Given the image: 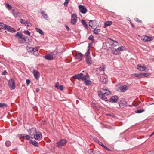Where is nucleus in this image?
<instances>
[{"label": "nucleus", "mask_w": 154, "mask_h": 154, "mask_svg": "<svg viewBox=\"0 0 154 154\" xmlns=\"http://www.w3.org/2000/svg\"><path fill=\"white\" fill-rule=\"evenodd\" d=\"M91 81L88 80V79L85 80L84 81V83L85 84L88 86H89L91 85Z\"/></svg>", "instance_id": "nucleus-35"}, {"label": "nucleus", "mask_w": 154, "mask_h": 154, "mask_svg": "<svg viewBox=\"0 0 154 154\" xmlns=\"http://www.w3.org/2000/svg\"><path fill=\"white\" fill-rule=\"evenodd\" d=\"M8 86L11 90H14L15 88V82L12 79H10L8 81Z\"/></svg>", "instance_id": "nucleus-3"}, {"label": "nucleus", "mask_w": 154, "mask_h": 154, "mask_svg": "<svg viewBox=\"0 0 154 154\" xmlns=\"http://www.w3.org/2000/svg\"><path fill=\"white\" fill-rule=\"evenodd\" d=\"M65 26L68 30H70V28L66 25H65Z\"/></svg>", "instance_id": "nucleus-64"}, {"label": "nucleus", "mask_w": 154, "mask_h": 154, "mask_svg": "<svg viewBox=\"0 0 154 154\" xmlns=\"http://www.w3.org/2000/svg\"><path fill=\"white\" fill-rule=\"evenodd\" d=\"M23 35L21 33L18 32H17L16 34L15 35V36L16 37H18L19 39H21Z\"/></svg>", "instance_id": "nucleus-26"}, {"label": "nucleus", "mask_w": 154, "mask_h": 154, "mask_svg": "<svg viewBox=\"0 0 154 154\" xmlns=\"http://www.w3.org/2000/svg\"><path fill=\"white\" fill-rule=\"evenodd\" d=\"M94 36L92 35L88 37V39L91 40L92 43H94L95 41L94 39Z\"/></svg>", "instance_id": "nucleus-36"}, {"label": "nucleus", "mask_w": 154, "mask_h": 154, "mask_svg": "<svg viewBox=\"0 0 154 154\" xmlns=\"http://www.w3.org/2000/svg\"><path fill=\"white\" fill-rule=\"evenodd\" d=\"M81 23L84 26V27H85L86 29H87L88 28L87 25L86 24L85 21L84 20H82Z\"/></svg>", "instance_id": "nucleus-34"}, {"label": "nucleus", "mask_w": 154, "mask_h": 154, "mask_svg": "<svg viewBox=\"0 0 154 154\" xmlns=\"http://www.w3.org/2000/svg\"><path fill=\"white\" fill-rule=\"evenodd\" d=\"M100 71H103L105 70V66L102 65L101 66L99 69Z\"/></svg>", "instance_id": "nucleus-41"}, {"label": "nucleus", "mask_w": 154, "mask_h": 154, "mask_svg": "<svg viewBox=\"0 0 154 154\" xmlns=\"http://www.w3.org/2000/svg\"><path fill=\"white\" fill-rule=\"evenodd\" d=\"M79 8L80 11L82 14H85L87 11L86 8L84 6L80 5L79 6Z\"/></svg>", "instance_id": "nucleus-10"}, {"label": "nucleus", "mask_w": 154, "mask_h": 154, "mask_svg": "<svg viewBox=\"0 0 154 154\" xmlns=\"http://www.w3.org/2000/svg\"><path fill=\"white\" fill-rule=\"evenodd\" d=\"M26 25L27 26L29 27L31 26L32 24L30 23H29L27 21H26Z\"/></svg>", "instance_id": "nucleus-53"}, {"label": "nucleus", "mask_w": 154, "mask_h": 154, "mask_svg": "<svg viewBox=\"0 0 154 154\" xmlns=\"http://www.w3.org/2000/svg\"><path fill=\"white\" fill-rule=\"evenodd\" d=\"M136 21L138 22H141V20H139L138 18H136L135 19Z\"/></svg>", "instance_id": "nucleus-62"}, {"label": "nucleus", "mask_w": 154, "mask_h": 154, "mask_svg": "<svg viewBox=\"0 0 154 154\" xmlns=\"http://www.w3.org/2000/svg\"><path fill=\"white\" fill-rule=\"evenodd\" d=\"M94 22V20H91L90 21L89 23V26H90L91 28H93L92 27V25H93V24L92 23V22Z\"/></svg>", "instance_id": "nucleus-44"}, {"label": "nucleus", "mask_w": 154, "mask_h": 154, "mask_svg": "<svg viewBox=\"0 0 154 154\" xmlns=\"http://www.w3.org/2000/svg\"><path fill=\"white\" fill-rule=\"evenodd\" d=\"M67 141L65 139H62L56 143V146L57 147H60L63 146L66 143Z\"/></svg>", "instance_id": "nucleus-1"}, {"label": "nucleus", "mask_w": 154, "mask_h": 154, "mask_svg": "<svg viewBox=\"0 0 154 154\" xmlns=\"http://www.w3.org/2000/svg\"><path fill=\"white\" fill-rule=\"evenodd\" d=\"M3 29H7L8 31L11 32H13L16 31V30L14 28H11L10 26L7 25L6 24L4 25Z\"/></svg>", "instance_id": "nucleus-9"}, {"label": "nucleus", "mask_w": 154, "mask_h": 154, "mask_svg": "<svg viewBox=\"0 0 154 154\" xmlns=\"http://www.w3.org/2000/svg\"><path fill=\"white\" fill-rule=\"evenodd\" d=\"M95 141H96V142H97L99 145L102 146V145L103 144L101 142H100V141H99L97 139H95Z\"/></svg>", "instance_id": "nucleus-50"}, {"label": "nucleus", "mask_w": 154, "mask_h": 154, "mask_svg": "<svg viewBox=\"0 0 154 154\" xmlns=\"http://www.w3.org/2000/svg\"><path fill=\"white\" fill-rule=\"evenodd\" d=\"M25 134H20V138H23L24 139L25 137L24 136Z\"/></svg>", "instance_id": "nucleus-60"}, {"label": "nucleus", "mask_w": 154, "mask_h": 154, "mask_svg": "<svg viewBox=\"0 0 154 154\" xmlns=\"http://www.w3.org/2000/svg\"><path fill=\"white\" fill-rule=\"evenodd\" d=\"M57 89H59L61 91H62L63 89V87L62 85H60L59 87L57 88Z\"/></svg>", "instance_id": "nucleus-51"}, {"label": "nucleus", "mask_w": 154, "mask_h": 154, "mask_svg": "<svg viewBox=\"0 0 154 154\" xmlns=\"http://www.w3.org/2000/svg\"><path fill=\"white\" fill-rule=\"evenodd\" d=\"M34 138L36 140H40L42 137V135L40 132H37V131L36 133L33 136Z\"/></svg>", "instance_id": "nucleus-6"}, {"label": "nucleus", "mask_w": 154, "mask_h": 154, "mask_svg": "<svg viewBox=\"0 0 154 154\" xmlns=\"http://www.w3.org/2000/svg\"><path fill=\"white\" fill-rule=\"evenodd\" d=\"M143 40L144 42L150 41L153 40V39L151 37L148 36H145Z\"/></svg>", "instance_id": "nucleus-20"}, {"label": "nucleus", "mask_w": 154, "mask_h": 154, "mask_svg": "<svg viewBox=\"0 0 154 154\" xmlns=\"http://www.w3.org/2000/svg\"><path fill=\"white\" fill-rule=\"evenodd\" d=\"M93 43L92 42L91 43H90L88 44V48L90 49V47L92 46V44Z\"/></svg>", "instance_id": "nucleus-61"}, {"label": "nucleus", "mask_w": 154, "mask_h": 154, "mask_svg": "<svg viewBox=\"0 0 154 154\" xmlns=\"http://www.w3.org/2000/svg\"><path fill=\"white\" fill-rule=\"evenodd\" d=\"M41 14H42L44 18L47 20H48V17L47 14L45 13L44 11H42L41 12Z\"/></svg>", "instance_id": "nucleus-19"}, {"label": "nucleus", "mask_w": 154, "mask_h": 154, "mask_svg": "<svg viewBox=\"0 0 154 154\" xmlns=\"http://www.w3.org/2000/svg\"><path fill=\"white\" fill-rule=\"evenodd\" d=\"M145 111L144 109H138L135 111V112L137 113H140L144 112Z\"/></svg>", "instance_id": "nucleus-37"}, {"label": "nucleus", "mask_w": 154, "mask_h": 154, "mask_svg": "<svg viewBox=\"0 0 154 154\" xmlns=\"http://www.w3.org/2000/svg\"><path fill=\"white\" fill-rule=\"evenodd\" d=\"M124 47L123 46H122L120 47H119L117 49L118 50H119V51H123L124 50Z\"/></svg>", "instance_id": "nucleus-45"}, {"label": "nucleus", "mask_w": 154, "mask_h": 154, "mask_svg": "<svg viewBox=\"0 0 154 154\" xmlns=\"http://www.w3.org/2000/svg\"><path fill=\"white\" fill-rule=\"evenodd\" d=\"M83 73H80L75 75L72 77L74 78L78 79L79 80H82V76H83Z\"/></svg>", "instance_id": "nucleus-16"}, {"label": "nucleus", "mask_w": 154, "mask_h": 154, "mask_svg": "<svg viewBox=\"0 0 154 154\" xmlns=\"http://www.w3.org/2000/svg\"><path fill=\"white\" fill-rule=\"evenodd\" d=\"M29 143L30 144H31L32 145H33L35 147H38L39 146L38 142L36 141H31L29 142Z\"/></svg>", "instance_id": "nucleus-22"}, {"label": "nucleus", "mask_w": 154, "mask_h": 154, "mask_svg": "<svg viewBox=\"0 0 154 154\" xmlns=\"http://www.w3.org/2000/svg\"><path fill=\"white\" fill-rule=\"evenodd\" d=\"M45 58L47 60H51L53 59V56L52 54H48L45 56Z\"/></svg>", "instance_id": "nucleus-17"}, {"label": "nucleus", "mask_w": 154, "mask_h": 154, "mask_svg": "<svg viewBox=\"0 0 154 154\" xmlns=\"http://www.w3.org/2000/svg\"><path fill=\"white\" fill-rule=\"evenodd\" d=\"M112 22L109 21H106L104 23V27L105 28L108 26L111 25L112 24Z\"/></svg>", "instance_id": "nucleus-21"}, {"label": "nucleus", "mask_w": 154, "mask_h": 154, "mask_svg": "<svg viewBox=\"0 0 154 154\" xmlns=\"http://www.w3.org/2000/svg\"><path fill=\"white\" fill-rule=\"evenodd\" d=\"M118 97L117 96H114L111 97L109 100V102L112 103H116L118 101Z\"/></svg>", "instance_id": "nucleus-12"}, {"label": "nucleus", "mask_w": 154, "mask_h": 154, "mask_svg": "<svg viewBox=\"0 0 154 154\" xmlns=\"http://www.w3.org/2000/svg\"><path fill=\"white\" fill-rule=\"evenodd\" d=\"M69 0H65V2L64 3L65 6H67V4L69 2Z\"/></svg>", "instance_id": "nucleus-54"}, {"label": "nucleus", "mask_w": 154, "mask_h": 154, "mask_svg": "<svg viewBox=\"0 0 154 154\" xmlns=\"http://www.w3.org/2000/svg\"><path fill=\"white\" fill-rule=\"evenodd\" d=\"M88 152L89 154H94L93 153V149H90L88 151Z\"/></svg>", "instance_id": "nucleus-47"}, {"label": "nucleus", "mask_w": 154, "mask_h": 154, "mask_svg": "<svg viewBox=\"0 0 154 154\" xmlns=\"http://www.w3.org/2000/svg\"><path fill=\"white\" fill-rule=\"evenodd\" d=\"M128 88V87L126 85H121L117 88V90L119 92H125Z\"/></svg>", "instance_id": "nucleus-2"}, {"label": "nucleus", "mask_w": 154, "mask_h": 154, "mask_svg": "<svg viewBox=\"0 0 154 154\" xmlns=\"http://www.w3.org/2000/svg\"><path fill=\"white\" fill-rule=\"evenodd\" d=\"M139 77L140 78H143V73H139Z\"/></svg>", "instance_id": "nucleus-57"}, {"label": "nucleus", "mask_w": 154, "mask_h": 154, "mask_svg": "<svg viewBox=\"0 0 154 154\" xmlns=\"http://www.w3.org/2000/svg\"><path fill=\"white\" fill-rule=\"evenodd\" d=\"M24 42V41L22 39L21 40H19V43H21V44H24V42Z\"/></svg>", "instance_id": "nucleus-58"}, {"label": "nucleus", "mask_w": 154, "mask_h": 154, "mask_svg": "<svg viewBox=\"0 0 154 154\" xmlns=\"http://www.w3.org/2000/svg\"><path fill=\"white\" fill-rule=\"evenodd\" d=\"M33 73L35 79L37 80L40 77V74L39 72L36 70H33Z\"/></svg>", "instance_id": "nucleus-15"}, {"label": "nucleus", "mask_w": 154, "mask_h": 154, "mask_svg": "<svg viewBox=\"0 0 154 154\" xmlns=\"http://www.w3.org/2000/svg\"><path fill=\"white\" fill-rule=\"evenodd\" d=\"M32 54H33L35 56H38L39 54V51L38 50L35 49V50L33 51Z\"/></svg>", "instance_id": "nucleus-33"}, {"label": "nucleus", "mask_w": 154, "mask_h": 154, "mask_svg": "<svg viewBox=\"0 0 154 154\" xmlns=\"http://www.w3.org/2000/svg\"><path fill=\"white\" fill-rule=\"evenodd\" d=\"M112 52L115 55H118L119 53V51L118 49H115L112 51Z\"/></svg>", "instance_id": "nucleus-32"}, {"label": "nucleus", "mask_w": 154, "mask_h": 154, "mask_svg": "<svg viewBox=\"0 0 154 154\" xmlns=\"http://www.w3.org/2000/svg\"><path fill=\"white\" fill-rule=\"evenodd\" d=\"M36 130L34 128H32L28 130V132L29 135L31 136H34L35 134L36 133Z\"/></svg>", "instance_id": "nucleus-11"}, {"label": "nucleus", "mask_w": 154, "mask_h": 154, "mask_svg": "<svg viewBox=\"0 0 154 154\" xmlns=\"http://www.w3.org/2000/svg\"><path fill=\"white\" fill-rule=\"evenodd\" d=\"M89 79V76L88 75H86L84 76H82V81H85Z\"/></svg>", "instance_id": "nucleus-29"}, {"label": "nucleus", "mask_w": 154, "mask_h": 154, "mask_svg": "<svg viewBox=\"0 0 154 154\" xmlns=\"http://www.w3.org/2000/svg\"><path fill=\"white\" fill-rule=\"evenodd\" d=\"M29 49V52L31 53V54L32 53L33 51L35 50V48H30Z\"/></svg>", "instance_id": "nucleus-48"}, {"label": "nucleus", "mask_w": 154, "mask_h": 154, "mask_svg": "<svg viewBox=\"0 0 154 154\" xmlns=\"http://www.w3.org/2000/svg\"><path fill=\"white\" fill-rule=\"evenodd\" d=\"M6 7L9 10H10L12 8L11 6L8 4H7L5 5Z\"/></svg>", "instance_id": "nucleus-43"}, {"label": "nucleus", "mask_w": 154, "mask_h": 154, "mask_svg": "<svg viewBox=\"0 0 154 154\" xmlns=\"http://www.w3.org/2000/svg\"><path fill=\"white\" fill-rule=\"evenodd\" d=\"M112 41H113V46H117L118 45V43L116 41H114L113 40H112Z\"/></svg>", "instance_id": "nucleus-46"}, {"label": "nucleus", "mask_w": 154, "mask_h": 154, "mask_svg": "<svg viewBox=\"0 0 154 154\" xmlns=\"http://www.w3.org/2000/svg\"><path fill=\"white\" fill-rule=\"evenodd\" d=\"M104 90L106 91L105 92L103 93V94H104L106 96L109 95L111 94V92L110 91L107 89H104Z\"/></svg>", "instance_id": "nucleus-24"}, {"label": "nucleus", "mask_w": 154, "mask_h": 154, "mask_svg": "<svg viewBox=\"0 0 154 154\" xmlns=\"http://www.w3.org/2000/svg\"><path fill=\"white\" fill-rule=\"evenodd\" d=\"M24 33L26 35L29 36L30 35V32L27 30H25L24 31Z\"/></svg>", "instance_id": "nucleus-40"}, {"label": "nucleus", "mask_w": 154, "mask_h": 154, "mask_svg": "<svg viewBox=\"0 0 154 154\" xmlns=\"http://www.w3.org/2000/svg\"><path fill=\"white\" fill-rule=\"evenodd\" d=\"M35 29L36 31L37 32H39L41 35H43L44 34V33H43V31L42 30L39 29V28H35Z\"/></svg>", "instance_id": "nucleus-31"}, {"label": "nucleus", "mask_w": 154, "mask_h": 154, "mask_svg": "<svg viewBox=\"0 0 154 154\" xmlns=\"http://www.w3.org/2000/svg\"><path fill=\"white\" fill-rule=\"evenodd\" d=\"M99 80L103 84H106L107 81V77L106 75H101L100 76Z\"/></svg>", "instance_id": "nucleus-8"}, {"label": "nucleus", "mask_w": 154, "mask_h": 154, "mask_svg": "<svg viewBox=\"0 0 154 154\" xmlns=\"http://www.w3.org/2000/svg\"><path fill=\"white\" fill-rule=\"evenodd\" d=\"M90 53V49L89 48L87 50V52L85 53V56L86 57H90L89 55Z\"/></svg>", "instance_id": "nucleus-30"}, {"label": "nucleus", "mask_w": 154, "mask_h": 154, "mask_svg": "<svg viewBox=\"0 0 154 154\" xmlns=\"http://www.w3.org/2000/svg\"><path fill=\"white\" fill-rule=\"evenodd\" d=\"M7 73L6 71V70L4 71L2 74V75H5Z\"/></svg>", "instance_id": "nucleus-63"}, {"label": "nucleus", "mask_w": 154, "mask_h": 154, "mask_svg": "<svg viewBox=\"0 0 154 154\" xmlns=\"http://www.w3.org/2000/svg\"><path fill=\"white\" fill-rule=\"evenodd\" d=\"M59 83L58 82H57L55 84V87L57 89V88H58V87H59Z\"/></svg>", "instance_id": "nucleus-55"}, {"label": "nucleus", "mask_w": 154, "mask_h": 154, "mask_svg": "<svg viewBox=\"0 0 154 154\" xmlns=\"http://www.w3.org/2000/svg\"><path fill=\"white\" fill-rule=\"evenodd\" d=\"M20 23L22 24H24L26 25V21H25V20L23 19H21L20 20Z\"/></svg>", "instance_id": "nucleus-42"}, {"label": "nucleus", "mask_w": 154, "mask_h": 154, "mask_svg": "<svg viewBox=\"0 0 154 154\" xmlns=\"http://www.w3.org/2000/svg\"><path fill=\"white\" fill-rule=\"evenodd\" d=\"M101 146L103 147L106 150H108V151H111V150L110 149H109L107 147L105 146L103 144Z\"/></svg>", "instance_id": "nucleus-49"}, {"label": "nucleus", "mask_w": 154, "mask_h": 154, "mask_svg": "<svg viewBox=\"0 0 154 154\" xmlns=\"http://www.w3.org/2000/svg\"><path fill=\"white\" fill-rule=\"evenodd\" d=\"M83 56V54L80 52L77 54L75 56L76 59L79 61H82V58Z\"/></svg>", "instance_id": "nucleus-14"}, {"label": "nucleus", "mask_w": 154, "mask_h": 154, "mask_svg": "<svg viewBox=\"0 0 154 154\" xmlns=\"http://www.w3.org/2000/svg\"><path fill=\"white\" fill-rule=\"evenodd\" d=\"M150 74L145 73H143V77H148L150 75Z\"/></svg>", "instance_id": "nucleus-52"}, {"label": "nucleus", "mask_w": 154, "mask_h": 154, "mask_svg": "<svg viewBox=\"0 0 154 154\" xmlns=\"http://www.w3.org/2000/svg\"><path fill=\"white\" fill-rule=\"evenodd\" d=\"M26 83L27 85H29L30 81L29 79H26Z\"/></svg>", "instance_id": "nucleus-56"}, {"label": "nucleus", "mask_w": 154, "mask_h": 154, "mask_svg": "<svg viewBox=\"0 0 154 154\" xmlns=\"http://www.w3.org/2000/svg\"><path fill=\"white\" fill-rule=\"evenodd\" d=\"M100 29L95 28L93 32L96 35H98L99 33L100 32Z\"/></svg>", "instance_id": "nucleus-27"}, {"label": "nucleus", "mask_w": 154, "mask_h": 154, "mask_svg": "<svg viewBox=\"0 0 154 154\" xmlns=\"http://www.w3.org/2000/svg\"><path fill=\"white\" fill-rule=\"evenodd\" d=\"M119 104L120 107L122 108L126 107L127 106V103L124 99H122L119 102Z\"/></svg>", "instance_id": "nucleus-5"}, {"label": "nucleus", "mask_w": 154, "mask_h": 154, "mask_svg": "<svg viewBox=\"0 0 154 154\" xmlns=\"http://www.w3.org/2000/svg\"><path fill=\"white\" fill-rule=\"evenodd\" d=\"M98 94L99 97L102 100L106 101H108L107 98L106 96L103 94V93L101 91H98Z\"/></svg>", "instance_id": "nucleus-7"}, {"label": "nucleus", "mask_w": 154, "mask_h": 154, "mask_svg": "<svg viewBox=\"0 0 154 154\" xmlns=\"http://www.w3.org/2000/svg\"><path fill=\"white\" fill-rule=\"evenodd\" d=\"M24 137H25L24 138V139H25L27 140H30L31 141L33 139L32 137L29 136L28 135L25 134Z\"/></svg>", "instance_id": "nucleus-25"}, {"label": "nucleus", "mask_w": 154, "mask_h": 154, "mask_svg": "<svg viewBox=\"0 0 154 154\" xmlns=\"http://www.w3.org/2000/svg\"><path fill=\"white\" fill-rule=\"evenodd\" d=\"M85 61L87 64L89 66L92 65L93 63L91 57H86Z\"/></svg>", "instance_id": "nucleus-13"}, {"label": "nucleus", "mask_w": 154, "mask_h": 154, "mask_svg": "<svg viewBox=\"0 0 154 154\" xmlns=\"http://www.w3.org/2000/svg\"><path fill=\"white\" fill-rule=\"evenodd\" d=\"M77 21V16L75 13H73L71 15V23L72 25H74Z\"/></svg>", "instance_id": "nucleus-4"}, {"label": "nucleus", "mask_w": 154, "mask_h": 154, "mask_svg": "<svg viewBox=\"0 0 154 154\" xmlns=\"http://www.w3.org/2000/svg\"><path fill=\"white\" fill-rule=\"evenodd\" d=\"M7 106V105L5 103H0V108H4Z\"/></svg>", "instance_id": "nucleus-39"}, {"label": "nucleus", "mask_w": 154, "mask_h": 154, "mask_svg": "<svg viewBox=\"0 0 154 154\" xmlns=\"http://www.w3.org/2000/svg\"><path fill=\"white\" fill-rule=\"evenodd\" d=\"M12 13L13 15L15 17H17L18 16V14H19V13L17 12L14 9H13L12 10Z\"/></svg>", "instance_id": "nucleus-28"}, {"label": "nucleus", "mask_w": 154, "mask_h": 154, "mask_svg": "<svg viewBox=\"0 0 154 154\" xmlns=\"http://www.w3.org/2000/svg\"><path fill=\"white\" fill-rule=\"evenodd\" d=\"M11 144V142L9 141H7L5 143V145L6 146L9 147Z\"/></svg>", "instance_id": "nucleus-38"}, {"label": "nucleus", "mask_w": 154, "mask_h": 154, "mask_svg": "<svg viewBox=\"0 0 154 154\" xmlns=\"http://www.w3.org/2000/svg\"><path fill=\"white\" fill-rule=\"evenodd\" d=\"M137 69L141 71H144L146 70V66H141L140 65L138 64L137 65Z\"/></svg>", "instance_id": "nucleus-18"}, {"label": "nucleus", "mask_w": 154, "mask_h": 154, "mask_svg": "<svg viewBox=\"0 0 154 154\" xmlns=\"http://www.w3.org/2000/svg\"><path fill=\"white\" fill-rule=\"evenodd\" d=\"M133 75H134L135 77H139V74L138 73L134 74H133Z\"/></svg>", "instance_id": "nucleus-59"}, {"label": "nucleus", "mask_w": 154, "mask_h": 154, "mask_svg": "<svg viewBox=\"0 0 154 154\" xmlns=\"http://www.w3.org/2000/svg\"><path fill=\"white\" fill-rule=\"evenodd\" d=\"M21 39H22L24 42H30V39L28 38V37L24 35H23Z\"/></svg>", "instance_id": "nucleus-23"}]
</instances>
